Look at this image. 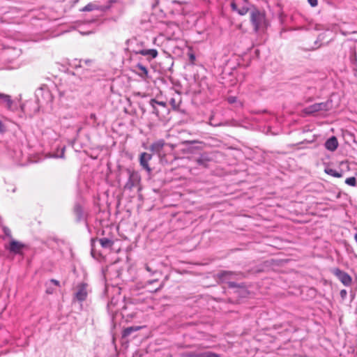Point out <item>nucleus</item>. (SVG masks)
Listing matches in <instances>:
<instances>
[{
	"mask_svg": "<svg viewBox=\"0 0 357 357\" xmlns=\"http://www.w3.org/2000/svg\"><path fill=\"white\" fill-rule=\"evenodd\" d=\"M250 21L255 31L264 30L267 26L265 14L259 10L254 8L250 12Z\"/></svg>",
	"mask_w": 357,
	"mask_h": 357,
	"instance_id": "nucleus-1",
	"label": "nucleus"
},
{
	"mask_svg": "<svg viewBox=\"0 0 357 357\" xmlns=\"http://www.w3.org/2000/svg\"><path fill=\"white\" fill-rule=\"evenodd\" d=\"M331 108V102L326 101L324 102L315 103L304 108L302 112L305 115H316L319 112L329 111Z\"/></svg>",
	"mask_w": 357,
	"mask_h": 357,
	"instance_id": "nucleus-2",
	"label": "nucleus"
},
{
	"mask_svg": "<svg viewBox=\"0 0 357 357\" xmlns=\"http://www.w3.org/2000/svg\"><path fill=\"white\" fill-rule=\"evenodd\" d=\"M250 3L247 0H234L231 3V8L233 11L240 15H245L250 9Z\"/></svg>",
	"mask_w": 357,
	"mask_h": 357,
	"instance_id": "nucleus-3",
	"label": "nucleus"
},
{
	"mask_svg": "<svg viewBox=\"0 0 357 357\" xmlns=\"http://www.w3.org/2000/svg\"><path fill=\"white\" fill-rule=\"evenodd\" d=\"M36 97L38 102L48 103L52 100V95L46 85H43L36 91Z\"/></svg>",
	"mask_w": 357,
	"mask_h": 357,
	"instance_id": "nucleus-4",
	"label": "nucleus"
},
{
	"mask_svg": "<svg viewBox=\"0 0 357 357\" xmlns=\"http://www.w3.org/2000/svg\"><path fill=\"white\" fill-rule=\"evenodd\" d=\"M128 173L129 177L124 188L128 190H132L139 184L140 181V176L137 172L134 171L128 170Z\"/></svg>",
	"mask_w": 357,
	"mask_h": 357,
	"instance_id": "nucleus-5",
	"label": "nucleus"
},
{
	"mask_svg": "<svg viewBox=\"0 0 357 357\" xmlns=\"http://www.w3.org/2000/svg\"><path fill=\"white\" fill-rule=\"evenodd\" d=\"M333 273L344 285L349 286L351 284V278L347 273L339 268H335Z\"/></svg>",
	"mask_w": 357,
	"mask_h": 357,
	"instance_id": "nucleus-6",
	"label": "nucleus"
},
{
	"mask_svg": "<svg viewBox=\"0 0 357 357\" xmlns=\"http://www.w3.org/2000/svg\"><path fill=\"white\" fill-rule=\"evenodd\" d=\"M88 294V285L86 283L82 282L77 285L75 298L79 301H85Z\"/></svg>",
	"mask_w": 357,
	"mask_h": 357,
	"instance_id": "nucleus-7",
	"label": "nucleus"
},
{
	"mask_svg": "<svg viewBox=\"0 0 357 357\" xmlns=\"http://www.w3.org/2000/svg\"><path fill=\"white\" fill-rule=\"evenodd\" d=\"M110 3L106 6L98 5L96 3H89L84 7H83L80 10L82 12H90L93 10H100L102 12L107 11L110 8Z\"/></svg>",
	"mask_w": 357,
	"mask_h": 357,
	"instance_id": "nucleus-8",
	"label": "nucleus"
},
{
	"mask_svg": "<svg viewBox=\"0 0 357 357\" xmlns=\"http://www.w3.org/2000/svg\"><path fill=\"white\" fill-rule=\"evenodd\" d=\"M24 248V245L20 241H17L13 238L10 240V244L8 246H6V248L9 250V252L14 254H19L21 252L22 250Z\"/></svg>",
	"mask_w": 357,
	"mask_h": 357,
	"instance_id": "nucleus-9",
	"label": "nucleus"
},
{
	"mask_svg": "<svg viewBox=\"0 0 357 357\" xmlns=\"http://www.w3.org/2000/svg\"><path fill=\"white\" fill-rule=\"evenodd\" d=\"M166 143L163 139H159L154 143H153L150 146V150L156 153L159 157H161L162 153V150Z\"/></svg>",
	"mask_w": 357,
	"mask_h": 357,
	"instance_id": "nucleus-10",
	"label": "nucleus"
},
{
	"mask_svg": "<svg viewBox=\"0 0 357 357\" xmlns=\"http://www.w3.org/2000/svg\"><path fill=\"white\" fill-rule=\"evenodd\" d=\"M0 102H4L8 110L13 112L17 109V106L14 104L13 100L9 95L0 93Z\"/></svg>",
	"mask_w": 357,
	"mask_h": 357,
	"instance_id": "nucleus-11",
	"label": "nucleus"
},
{
	"mask_svg": "<svg viewBox=\"0 0 357 357\" xmlns=\"http://www.w3.org/2000/svg\"><path fill=\"white\" fill-rule=\"evenodd\" d=\"M152 155L147 153H142L139 157V162L141 166L149 173L151 172V169L149 165V162L151 160Z\"/></svg>",
	"mask_w": 357,
	"mask_h": 357,
	"instance_id": "nucleus-12",
	"label": "nucleus"
},
{
	"mask_svg": "<svg viewBox=\"0 0 357 357\" xmlns=\"http://www.w3.org/2000/svg\"><path fill=\"white\" fill-rule=\"evenodd\" d=\"M134 72L143 79H146L149 77V70L142 63H139L134 66Z\"/></svg>",
	"mask_w": 357,
	"mask_h": 357,
	"instance_id": "nucleus-13",
	"label": "nucleus"
},
{
	"mask_svg": "<svg viewBox=\"0 0 357 357\" xmlns=\"http://www.w3.org/2000/svg\"><path fill=\"white\" fill-rule=\"evenodd\" d=\"M135 53L136 54H141L147 56L149 60L156 58L158 54V51L155 49H142L138 51H135Z\"/></svg>",
	"mask_w": 357,
	"mask_h": 357,
	"instance_id": "nucleus-14",
	"label": "nucleus"
},
{
	"mask_svg": "<svg viewBox=\"0 0 357 357\" xmlns=\"http://www.w3.org/2000/svg\"><path fill=\"white\" fill-rule=\"evenodd\" d=\"M144 268L151 275L156 274L159 271L158 264L153 260L150 261L144 264Z\"/></svg>",
	"mask_w": 357,
	"mask_h": 357,
	"instance_id": "nucleus-15",
	"label": "nucleus"
},
{
	"mask_svg": "<svg viewBox=\"0 0 357 357\" xmlns=\"http://www.w3.org/2000/svg\"><path fill=\"white\" fill-rule=\"evenodd\" d=\"M337 139L334 136L328 139L325 143L326 149L331 151H334L337 148Z\"/></svg>",
	"mask_w": 357,
	"mask_h": 357,
	"instance_id": "nucleus-16",
	"label": "nucleus"
},
{
	"mask_svg": "<svg viewBox=\"0 0 357 357\" xmlns=\"http://www.w3.org/2000/svg\"><path fill=\"white\" fill-rule=\"evenodd\" d=\"M149 104L152 108V112L153 114H156L157 116L159 115V111L158 110V109L156 107V105L162 106L164 108L166 107V106H167V104L165 102L158 101L155 99H151L149 102Z\"/></svg>",
	"mask_w": 357,
	"mask_h": 357,
	"instance_id": "nucleus-17",
	"label": "nucleus"
},
{
	"mask_svg": "<svg viewBox=\"0 0 357 357\" xmlns=\"http://www.w3.org/2000/svg\"><path fill=\"white\" fill-rule=\"evenodd\" d=\"M210 160L211 159L207 154H202L199 157L195 159L197 164L203 167H207Z\"/></svg>",
	"mask_w": 357,
	"mask_h": 357,
	"instance_id": "nucleus-18",
	"label": "nucleus"
},
{
	"mask_svg": "<svg viewBox=\"0 0 357 357\" xmlns=\"http://www.w3.org/2000/svg\"><path fill=\"white\" fill-rule=\"evenodd\" d=\"M98 241L100 242L101 246L104 248H111L114 244V242L107 238H100Z\"/></svg>",
	"mask_w": 357,
	"mask_h": 357,
	"instance_id": "nucleus-19",
	"label": "nucleus"
},
{
	"mask_svg": "<svg viewBox=\"0 0 357 357\" xmlns=\"http://www.w3.org/2000/svg\"><path fill=\"white\" fill-rule=\"evenodd\" d=\"M140 328H141V327H139V326H130V327H128V328L124 329V331L123 332V337H128L130 335H131L132 333H133L135 331H137Z\"/></svg>",
	"mask_w": 357,
	"mask_h": 357,
	"instance_id": "nucleus-20",
	"label": "nucleus"
},
{
	"mask_svg": "<svg viewBox=\"0 0 357 357\" xmlns=\"http://www.w3.org/2000/svg\"><path fill=\"white\" fill-rule=\"evenodd\" d=\"M325 172L327 174L336 178H340L342 176V174L341 172H338L335 169L329 167L325 169Z\"/></svg>",
	"mask_w": 357,
	"mask_h": 357,
	"instance_id": "nucleus-21",
	"label": "nucleus"
},
{
	"mask_svg": "<svg viewBox=\"0 0 357 357\" xmlns=\"http://www.w3.org/2000/svg\"><path fill=\"white\" fill-rule=\"evenodd\" d=\"M169 103L174 109H177L179 107L181 103V98L179 96H178V98H172L170 99Z\"/></svg>",
	"mask_w": 357,
	"mask_h": 357,
	"instance_id": "nucleus-22",
	"label": "nucleus"
},
{
	"mask_svg": "<svg viewBox=\"0 0 357 357\" xmlns=\"http://www.w3.org/2000/svg\"><path fill=\"white\" fill-rule=\"evenodd\" d=\"M345 183L350 186H356L357 184L356 178L354 176L349 177L345 180Z\"/></svg>",
	"mask_w": 357,
	"mask_h": 357,
	"instance_id": "nucleus-23",
	"label": "nucleus"
},
{
	"mask_svg": "<svg viewBox=\"0 0 357 357\" xmlns=\"http://www.w3.org/2000/svg\"><path fill=\"white\" fill-rule=\"evenodd\" d=\"M116 305V301L114 300V298H112L109 303L107 305L108 310L111 312H114L116 310L114 309V307Z\"/></svg>",
	"mask_w": 357,
	"mask_h": 357,
	"instance_id": "nucleus-24",
	"label": "nucleus"
},
{
	"mask_svg": "<svg viewBox=\"0 0 357 357\" xmlns=\"http://www.w3.org/2000/svg\"><path fill=\"white\" fill-rule=\"evenodd\" d=\"M200 357H220L217 354L211 351L201 352Z\"/></svg>",
	"mask_w": 357,
	"mask_h": 357,
	"instance_id": "nucleus-25",
	"label": "nucleus"
},
{
	"mask_svg": "<svg viewBox=\"0 0 357 357\" xmlns=\"http://www.w3.org/2000/svg\"><path fill=\"white\" fill-rule=\"evenodd\" d=\"M183 357H200V353L197 352H187L183 354Z\"/></svg>",
	"mask_w": 357,
	"mask_h": 357,
	"instance_id": "nucleus-26",
	"label": "nucleus"
},
{
	"mask_svg": "<svg viewBox=\"0 0 357 357\" xmlns=\"http://www.w3.org/2000/svg\"><path fill=\"white\" fill-rule=\"evenodd\" d=\"M46 287H47V288H46V293L47 294H53L54 292L55 289L53 288L51 284H48L47 282L46 283Z\"/></svg>",
	"mask_w": 357,
	"mask_h": 357,
	"instance_id": "nucleus-27",
	"label": "nucleus"
},
{
	"mask_svg": "<svg viewBox=\"0 0 357 357\" xmlns=\"http://www.w3.org/2000/svg\"><path fill=\"white\" fill-rule=\"evenodd\" d=\"M232 275L231 273L230 272H222L220 274V278L221 280H222L223 281L226 280L227 278L229 275Z\"/></svg>",
	"mask_w": 357,
	"mask_h": 357,
	"instance_id": "nucleus-28",
	"label": "nucleus"
},
{
	"mask_svg": "<svg viewBox=\"0 0 357 357\" xmlns=\"http://www.w3.org/2000/svg\"><path fill=\"white\" fill-rule=\"evenodd\" d=\"M3 233L4 234L9 237L10 239H12V235H11V231L10 230V229H8V227H3Z\"/></svg>",
	"mask_w": 357,
	"mask_h": 357,
	"instance_id": "nucleus-29",
	"label": "nucleus"
},
{
	"mask_svg": "<svg viewBox=\"0 0 357 357\" xmlns=\"http://www.w3.org/2000/svg\"><path fill=\"white\" fill-rule=\"evenodd\" d=\"M47 283L51 285L54 284V286H56V287H59L60 284L59 281L54 280V279L50 280L49 282H47Z\"/></svg>",
	"mask_w": 357,
	"mask_h": 357,
	"instance_id": "nucleus-30",
	"label": "nucleus"
},
{
	"mask_svg": "<svg viewBox=\"0 0 357 357\" xmlns=\"http://www.w3.org/2000/svg\"><path fill=\"white\" fill-rule=\"evenodd\" d=\"M350 59L353 63H356L357 62V56L356 52H353V54L351 56Z\"/></svg>",
	"mask_w": 357,
	"mask_h": 357,
	"instance_id": "nucleus-31",
	"label": "nucleus"
},
{
	"mask_svg": "<svg viewBox=\"0 0 357 357\" xmlns=\"http://www.w3.org/2000/svg\"><path fill=\"white\" fill-rule=\"evenodd\" d=\"M340 295L342 299H344L347 297V291L345 289H342L340 292Z\"/></svg>",
	"mask_w": 357,
	"mask_h": 357,
	"instance_id": "nucleus-32",
	"label": "nucleus"
},
{
	"mask_svg": "<svg viewBox=\"0 0 357 357\" xmlns=\"http://www.w3.org/2000/svg\"><path fill=\"white\" fill-rule=\"evenodd\" d=\"M309 3L312 6L314 7L317 5V0H307Z\"/></svg>",
	"mask_w": 357,
	"mask_h": 357,
	"instance_id": "nucleus-33",
	"label": "nucleus"
},
{
	"mask_svg": "<svg viewBox=\"0 0 357 357\" xmlns=\"http://www.w3.org/2000/svg\"><path fill=\"white\" fill-rule=\"evenodd\" d=\"M228 101L229 103H234L236 101V97L231 96L228 98Z\"/></svg>",
	"mask_w": 357,
	"mask_h": 357,
	"instance_id": "nucleus-34",
	"label": "nucleus"
},
{
	"mask_svg": "<svg viewBox=\"0 0 357 357\" xmlns=\"http://www.w3.org/2000/svg\"><path fill=\"white\" fill-rule=\"evenodd\" d=\"M81 62H84L85 64L89 65L92 62V61L90 59H85V60H81L80 63Z\"/></svg>",
	"mask_w": 357,
	"mask_h": 357,
	"instance_id": "nucleus-35",
	"label": "nucleus"
},
{
	"mask_svg": "<svg viewBox=\"0 0 357 357\" xmlns=\"http://www.w3.org/2000/svg\"><path fill=\"white\" fill-rule=\"evenodd\" d=\"M164 284H165V282H162L160 284V286H159L157 289H155V291H158L160 290V289L163 287Z\"/></svg>",
	"mask_w": 357,
	"mask_h": 357,
	"instance_id": "nucleus-36",
	"label": "nucleus"
},
{
	"mask_svg": "<svg viewBox=\"0 0 357 357\" xmlns=\"http://www.w3.org/2000/svg\"><path fill=\"white\" fill-rule=\"evenodd\" d=\"M90 119H93V121H96V116L95 114H91L90 115Z\"/></svg>",
	"mask_w": 357,
	"mask_h": 357,
	"instance_id": "nucleus-37",
	"label": "nucleus"
},
{
	"mask_svg": "<svg viewBox=\"0 0 357 357\" xmlns=\"http://www.w3.org/2000/svg\"><path fill=\"white\" fill-rule=\"evenodd\" d=\"M158 282V280H157V279H155V280H149V281H148V282H147V284H152V283H153V282Z\"/></svg>",
	"mask_w": 357,
	"mask_h": 357,
	"instance_id": "nucleus-38",
	"label": "nucleus"
},
{
	"mask_svg": "<svg viewBox=\"0 0 357 357\" xmlns=\"http://www.w3.org/2000/svg\"><path fill=\"white\" fill-rule=\"evenodd\" d=\"M64 150H65V148H63L62 151H61V154L59 155L60 158L64 157Z\"/></svg>",
	"mask_w": 357,
	"mask_h": 357,
	"instance_id": "nucleus-39",
	"label": "nucleus"
},
{
	"mask_svg": "<svg viewBox=\"0 0 357 357\" xmlns=\"http://www.w3.org/2000/svg\"><path fill=\"white\" fill-rule=\"evenodd\" d=\"M229 286L231 287H236L235 282H229Z\"/></svg>",
	"mask_w": 357,
	"mask_h": 357,
	"instance_id": "nucleus-40",
	"label": "nucleus"
},
{
	"mask_svg": "<svg viewBox=\"0 0 357 357\" xmlns=\"http://www.w3.org/2000/svg\"><path fill=\"white\" fill-rule=\"evenodd\" d=\"M190 59H191L192 60V59H195V56L192 54V55L190 56Z\"/></svg>",
	"mask_w": 357,
	"mask_h": 357,
	"instance_id": "nucleus-41",
	"label": "nucleus"
},
{
	"mask_svg": "<svg viewBox=\"0 0 357 357\" xmlns=\"http://www.w3.org/2000/svg\"><path fill=\"white\" fill-rule=\"evenodd\" d=\"M354 238H355V240H356V243H357V234H355Z\"/></svg>",
	"mask_w": 357,
	"mask_h": 357,
	"instance_id": "nucleus-42",
	"label": "nucleus"
},
{
	"mask_svg": "<svg viewBox=\"0 0 357 357\" xmlns=\"http://www.w3.org/2000/svg\"><path fill=\"white\" fill-rule=\"evenodd\" d=\"M355 49H357V41L355 43V47H354Z\"/></svg>",
	"mask_w": 357,
	"mask_h": 357,
	"instance_id": "nucleus-43",
	"label": "nucleus"
}]
</instances>
